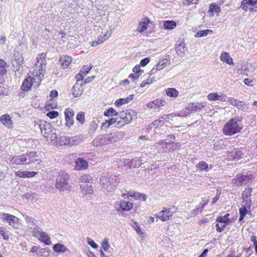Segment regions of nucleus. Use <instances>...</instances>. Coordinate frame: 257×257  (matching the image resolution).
I'll list each match as a JSON object with an SVG mask.
<instances>
[{
    "label": "nucleus",
    "instance_id": "6",
    "mask_svg": "<svg viewBox=\"0 0 257 257\" xmlns=\"http://www.w3.org/2000/svg\"><path fill=\"white\" fill-rule=\"evenodd\" d=\"M80 181L82 183L80 184V188L83 191L85 194H91L93 192L91 185L90 184L89 181L91 180L90 176L88 175H83L81 176Z\"/></svg>",
    "mask_w": 257,
    "mask_h": 257
},
{
    "label": "nucleus",
    "instance_id": "20",
    "mask_svg": "<svg viewBox=\"0 0 257 257\" xmlns=\"http://www.w3.org/2000/svg\"><path fill=\"white\" fill-rule=\"evenodd\" d=\"M75 163V169L77 170L86 169L88 166V162L82 158H79L77 159Z\"/></svg>",
    "mask_w": 257,
    "mask_h": 257
},
{
    "label": "nucleus",
    "instance_id": "40",
    "mask_svg": "<svg viewBox=\"0 0 257 257\" xmlns=\"http://www.w3.org/2000/svg\"><path fill=\"white\" fill-rule=\"evenodd\" d=\"M208 99L210 101H216L218 100H222L221 96L218 95L217 93H211L207 96Z\"/></svg>",
    "mask_w": 257,
    "mask_h": 257
},
{
    "label": "nucleus",
    "instance_id": "9",
    "mask_svg": "<svg viewBox=\"0 0 257 257\" xmlns=\"http://www.w3.org/2000/svg\"><path fill=\"white\" fill-rule=\"evenodd\" d=\"M33 235L36 237H40L39 239L46 245H50L52 242L47 233L42 231L41 228H37L35 231H33Z\"/></svg>",
    "mask_w": 257,
    "mask_h": 257
},
{
    "label": "nucleus",
    "instance_id": "49",
    "mask_svg": "<svg viewBox=\"0 0 257 257\" xmlns=\"http://www.w3.org/2000/svg\"><path fill=\"white\" fill-rule=\"evenodd\" d=\"M177 208L175 206H173L172 207H170L168 209L164 208V209L162 211V213L171 214V215H172V214L174 213L177 211Z\"/></svg>",
    "mask_w": 257,
    "mask_h": 257
},
{
    "label": "nucleus",
    "instance_id": "10",
    "mask_svg": "<svg viewBox=\"0 0 257 257\" xmlns=\"http://www.w3.org/2000/svg\"><path fill=\"white\" fill-rule=\"evenodd\" d=\"M38 127L45 137H47L49 134L55 131L54 128L52 127L51 124L43 120H39Z\"/></svg>",
    "mask_w": 257,
    "mask_h": 257
},
{
    "label": "nucleus",
    "instance_id": "55",
    "mask_svg": "<svg viewBox=\"0 0 257 257\" xmlns=\"http://www.w3.org/2000/svg\"><path fill=\"white\" fill-rule=\"evenodd\" d=\"M252 192V188H248L245 189L242 192V196L244 197L248 198L251 196V193Z\"/></svg>",
    "mask_w": 257,
    "mask_h": 257
},
{
    "label": "nucleus",
    "instance_id": "50",
    "mask_svg": "<svg viewBox=\"0 0 257 257\" xmlns=\"http://www.w3.org/2000/svg\"><path fill=\"white\" fill-rule=\"evenodd\" d=\"M128 103L127 98H120L117 99L115 102V105L120 106L123 104H125Z\"/></svg>",
    "mask_w": 257,
    "mask_h": 257
},
{
    "label": "nucleus",
    "instance_id": "56",
    "mask_svg": "<svg viewBox=\"0 0 257 257\" xmlns=\"http://www.w3.org/2000/svg\"><path fill=\"white\" fill-rule=\"evenodd\" d=\"M58 114L59 113L58 111H51L47 113V116L49 117L50 118L53 119L58 116Z\"/></svg>",
    "mask_w": 257,
    "mask_h": 257
},
{
    "label": "nucleus",
    "instance_id": "51",
    "mask_svg": "<svg viewBox=\"0 0 257 257\" xmlns=\"http://www.w3.org/2000/svg\"><path fill=\"white\" fill-rule=\"evenodd\" d=\"M154 102L155 103V105L157 106V108L164 106L166 103V101L164 99H160L158 98L154 100Z\"/></svg>",
    "mask_w": 257,
    "mask_h": 257
},
{
    "label": "nucleus",
    "instance_id": "13",
    "mask_svg": "<svg viewBox=\"0 0 257 257\" xmlns=\"http://www.w3.org/2000/svg\"><path fill=\"white\" fill-rule=\"evenodd\" d=\"M120 115L122 119L127 124L130 123L133 119L137 118V112L134 110L130 109L125 112H123Z\"/></svg>",
    "mask_w": 257,
    "mask_h": 257
},
{
    "label": "nucleus",
    "instance_id": "64",
    "mask_svg": "<svg viewBox=\"0 0 257 257\" xmlns=\"http://www.w3.org/2000/svg\"><path fill=\"white\" fill-rule=\"evenodd\" d=\"M150 62V59L148 57H146L144 59H143L140 62V65L144 67L149 62Z\"/></svg>",
    "mask_w": 257,
    "mask_h": 257
},
{
    "label": "nucleus",
    "instance_id": "1",
    "mask_svg": "<svg viewBox=\"0 0 257 257\" xmlns=\"http://www.w3.org/2000/svg\"><path fill=\"white\" fill-rule=\"evenodd\" d=\"M37 157L36 152H31L26 154L15 156L10 161L13 164L17 165H40V160L36 159Z\"/></svg>",
    "mask_w": 257,
    "mask_h": 257
},
{
    "label": "nucleus",
    "instance_id": "46",
    "mask_svg": "<svg viewBox=\"0 0 257 257\" xmlns=\"http://www.w3.org/2000/svg\"><path fill=\"white\" fill-rule=\"evenodd\" d=\"M68 137L66 136H60L59 139L58 143L60 146L66 145H68Z\"/></svg>",
    "mask_w": 257,
    "mask_h": 257
},
{
    "label": "nucleus",
    "instance_id": "52",
    "mask_svg": "<svg viewBox=\"0 0 257 257\" xmlns=\"http://www.w3.org/2000/svg\"><path fill=\"white\" fill-rule=\"evenodd\" d=\"M206 204H207V201L205 202L202 205L200 204L199 205H198V207L192 211L191 215L195 216L196 214H197L198 213L199 209L203 208Z\"/></svg>",
    "mask_w": 257,
    "mask_h": 257
},
{
    "label": "nucleus",
    "instance_id": "28",
    "mask_svg": "<svg viewBox=\"0 0 257 257\" xmlns=\"http://www.w3.org/2000/svg\"><path fill=\"white\" fill-rule=\"evenodd\" d=\"M220 59L222 61L225 62L229 65H233V62L232 59L230 57L229 55L226 53H222L220 56Z\"/></svg>",
    "mask_w": 257,
    "mask_h": 257
},
{
    "label": "nucleus",
    "instance_id": "19",
    "mask_svg": "<svg viewBox=\"0 0 257 257\" xmlns=\"http://www.w3.org/2000/svg\"><path fill=\"white\" fill-rule=\"evenodd\" d=\"M33 79L34 78L31 76H29L25 79L22 84L21 89L25 91H29L32 86Z\"/></svg>",
    "mask_w": 257,
    "mask_h": 257
},
{
    "label": "nucleus",
    "instance_id": "36",
    "mask_svg": "<svg viewBox=\"0 0 257 257\" xmlns=\"http://www.w3.org/2000/svg\"><path fill=\"white\" fill-rule=\"evenodd\" d=\"M157 144L159 145H162L163 148H164V145L166 146L163 151L165 152H169V149L171 148L172 141L167 142L166 140H161Z\"/></svg>",
    "mask_w": 257,
    "mask_h": 257
},
{
    "label": "nucleus",
    "instance_id": "39",
    "mask_svg": "<svg viewBox=\"0 0 257 257\" xmlns=\"http://www.w3.org/2000/svg\"><path fill=\"white\" fill-rule=\"evenodd\" d=\"M243 155V154L241 151L237 150L235 151L234 152H231V156L233 158L234 160H238L242 158Z\"/></svg>",
    "mask_w": 257,
    "mask_h": 257
},
{
    "label": "nucleus",
    "instance_id": "14",
    "mask_svg": "<svg viewBox=\"0 0 257 257\" xmlns=\"http://www.w3.org/2000/svg\"><path fill=\"white\" fill-rule=\"evenodd\" d=\"M175 50L178 55L181 57L185 55V52L187 51V47L185 43L184 40L178 41L175 46Z\"/></svg>",
    "mask_w": 257,
    "mask_h": 257
},
{
    "label": "nucleus",
    "instance_id": "8",
    "mask_svg": "<svg viewBox=\"0 0 257 257\" xmlns=\"http://www.w3.org/2000/svg\"><path fill=\"white\" fill-rule=\"evenodd\" d=\"M121 133V132H116L105 134L100 139V142L104 144L117 142L120 139V136H121V135H120Z\"/></svg>",
    "mask_w": 257,
    "mask_h": 257
},
{
    "label": "nucleus",
    "instance_id": "33",
    "mask_svg": "<svg viewBox=\"0 0 257 257\" xmlns=\"http://www.w3.org/2000/svg\"><path fill=\"white\" fill-rule=\"evenodd\" d=\"M163 27L166 30H172L176 27V23L174 21H164Z\"/></svg>",
    "mask_w": 257,
    "mask_h": 257
},
{
    "label": "nucleus",
    "instance_id": "15",
    "mask_svg": "<svg viewBox=\"0 0 257 257\" xmlns=\"http://www.w3.org/2000/svg\"><path fill=\"white\" fill-rule=\"evenodd\" d=\"M123 163L124 166L127 167V168H138L142 164L141 161L137 158L132 160L124 159Z\"/></svg>",
    "mask_w": 257,
    "mask_h": 257
},
{
    "label": "nucleus",
    "instance_id": "24",
    "mask_svg": "<svg viewBox=\"0 0 257 257\" xmlns=\"http://www.w3.org/2000/svg\"><path fill=\"white\" fill-rule=\"evenodd\" d=\"M228 101L231 104L235 106L238 109L242 110L244 108V105L245 104L242 101L235 99L232 97L229 98Z\"/></svg>",
    "mask_w": 257,
    "mask_h": 257
},
{
    "label": "nucleus",
    "instance_id": "35",
    "mask_svg": "<svg viewBox=\"0 0 257 257\" xmlns=\"http://www.w3.org/2000/svg\"><path fill=\"white\" fill-rule=\"evenodd\" d=\"M239 215H240L239 221L243 223L244 222V221L243 220H244V216L246 215V214L247 213V210L246 207L244 205H243L242 206V207L239 208Z\"/></svg>",
    "mask_w": 257,
    "mask_h": 257
},
{
    "label": "nucleus",
    "instance_id": "37",
    "mask_svg": "<svg viewBox=\"0 0 257 257\" xmlns=\"http://www.w3.org/2000/svg\"><path fill=\"white\" fill-rule=\"evenodd\" d=\"M17 57V58H15L14 59V60H15L13 62V66L14 68H17V66H23V58L19 54H18Z\"/></svg>",
    "mask_w": 257,
    "mask_h": 257
},
{
    "label": "nucleus",
    "instance_id": "59",
    "mask_svg": "<svg viewBox=\"0 0 257 257\" xmlns=\"http://www.w3.org/2000/svg\"><path fill=\"white\" fill-rule=\"evenodd\" d=\"M180 147V144L179 143H175L173 141H172L171 148L169 149V152L174 151L178 149V148Z\"/></svg>",
    "mask_w": 257,
    "mask_h": 257
},
{
    "label": "nucleus",
    "instance_id": "7",
    "mask_svg": "<svg viewBox=\"0 0 257 257\" xmlns=\"http://www.w3.org/2000/svg\"><path fill=\"white\" fill-rule=\"evenodd\" d=\"M0 218L3 221H5L15 228H18L20 225V219L16 216L8 213H1Z\"/></svg>",
    "mask_w": 257,
    "mask_h": 257
},
{
    "label": "nucleus",
    "instance_id": "53",
    "mask_svg": "<svg viewBox=\"0 0 257 257\" xmlns=\"http://www.w3.org/2000/svg\"><path fill=\"white\" fill-rule=\"evenodd\" d=\"M15 69V75L17 77H20L23 73L24 69L23 66H17V68H14Z\"/></svg>",
    "mask_w": 257,
    "mask_h": 257
},
{
    "label": "nucleus",
    "instance_id": "27",
    "mask_svg": "<svg viewBox=\"0 0 257 257\" xmlns=\"http://www.w3.org/2000/svg\"><path fill=\"white\" fill-rule=\"evenodd\" d=\"M37 174L36 172H31V171H18L16 173V175L17 176H19L21 178L22 177H33L35 176V175Z\"/></svg>",
    "mask_w": 257,
    "mask_h": 257
},
{
    "label": "nucleus",
    "instance_id": "11",
    "mask_svg": "<svg viewBox=\"0 0 257 257\" xmlns=\"http://www.w3.org/2000/svg\"><path fill=\"white\" fill-rule=\"evenodd\" d=\"M241 7L244 11L249 9L251 12H257V0H243Z\"/></svg>",
    "mask_w": 257,
    "mask_h": 257
},
{
    "label": "nucleus",
    "instance_id": "43",
    "mask_svg": "<svg viewBox=\"0 0 257 257\" xmlns=\"http://www.w3.org/2000/svg\"><path fill=\"white\" fill-rule=\"evenodd\" d=\"M6 62L0 59V76L6 73Z\"/></svg>",
    "mask_w": 257,
    "mask_h": 257
},
{
    "label": "nucleus",
    "instance_id": "22",
    "mask_svg": "<svg viewBox=\"0 0 257 257\" xmlns=\"http://www.w3.org/2000/svg\"><path fill=\"white\" fill-rule=\"evenodd\" d=\"M83 91L82 84L76 83L72 88L73 95L75 97H78L81 95Z\"/></svg>",
    "mask_w": 257,
    "mask_h": 257
},
{
    "label": "nucleus",
    "instance_id": "62",
    "mask_svg": "<svg viewBox=\"0 0 257 257\" xmlns=\"http://www.w3.org/2000/svg\"><path fill=\"white\" fill-rule=\"evenodd\" d=\"M87 243L93 248H97L98 247V245L90 238H88Z\"/></svg>",
    "mask_w": 257,
    "mask_h": 257
},
{
    "label": "nucleus",
    "instance_id": "4",
    "mask_svg": "<svg viewBox=\"0 0 257 257\" xmlns=\"http://www.w3.org/2000/svg\"><path fill=\"white\" fill-rule=\"evenodd\" d=\"M113 181L111 177L106 175L102 176L100 178L102 190L107 195H109L115 189V184Z\"/></svg>",
    "mask_w": 257,
    "mask_h": 257
},
{
    "label": "nucleus",
    "instance_id": "58",
    "mask_svg": "<svg viewBox=\"0 0 257 257\" xmlns=\"http://www.w3.org/2000/svg\"><path fill=\"white\" fill-rule=\"evenodd\" d=\"M101 246L102 248L104 251H107L109 249L110 245L108 244V240L107 239H105L103 240V241L102 243Z\"/></svg>",
    "mask_w": 257,
    "mask_h": 257
},
{
    "label": "nucleus",
    "instance_id": "54",
    "mask_svg": "<svg viewBox=\"0 0 257 257\" xmlns=\"http://www.w3.org/2000/svg\"><path fill=\"white\" fill-rule=\"evenodd\" d=\"M116 121V118H111L109 120H106L104 122L102 123V126H104L105 124H107V127H108L110 125L114 124Z\"/></svg>",
    "mask_w": 257,
    "mask_h": 257
},
{
    "label": "nucleus",
    "instance_id": "61",
    "mask_svg": "<svg viewBox=\"0 0 257 257\" xmlns=\"http://www.w3.org/2000/svg\"><path fill=\"white\" fill-rule=\"evenodd\" d=\"M147 26L140 22L139 27L138 28V30L140 33H142V32H144L145 31H146L147 30Z\"/></svg>",
    "mask_w": 257,
    "mask_h": 257
},
{
    "label": "nucleus",
    "instance_id": "41",
    "mask_svg": "<svg viewBox=\"0 0 257 257\" xmlns=\"http://www.w3.org/2000/svg\"><path fill=\"white\" fill-rule=\"evenodd\" d=\"M37 254L40 257H46L49 254V249L47 248H41L38 251Z\"/></svg>",
    "mask_w": 257,
    "mask_h": 257
},
{
    "label": "nucleus",
    "instance_id": "57",
    "mask_svg": "<svg viewBox=\"0 0 257 257\" xmlns=\"http://www.w3.org/2000/svg\"><path fill=\"white\" fill-rule=\"evenodd\" d=\"M5 84L0 82V95H5L7 93V88L5 87Z\"/></svg>",
    "mask_w": 257,
    "mask_h": 257
},
{
    "label": "nucleus",
    "instance_id": "45",
    "mask_svg": "<svg viewBox=\"0 0 257 257\" xmlns=\"http://www.w3.org/2000/svg\"><path fill=\"white\" fill-rule=\"evenodd\" d=\"M212 33V31L209 29L201 31L196 33L195 37H203L206 36L209 33Z\"/></svg>",
    "mask_w": 257,
    "mask_h": 257
},
{
    "label": "nucleus",
    "instance_id": "34",
    "mask_svg": "<svg viewBox=\"0 0 257 257\" xmlns=\"http://www.w3.org/2000/svg\"><path fill=\"white\" fill-rule=\"evenodd\" d=\"M130 196L135 198L137 200H142L143 201H145L147 199V195L143 193H140L139 192H133L131 194H130Z\"/></svg>",
    "mask_w": 257,
    "mask_h": 257
},
{
    "label": "nucleus",
    "instance_id": "23",
    "mask_svg": "<svg viewBox=\"0 0 257 257\" xmlns=\"http://www.w3.org/2000/svg\"><path fill=\"white\" fill-rule=\"evenodd\" d=\"M63 68H67L72 61V58L68 56H62L60 57L59 60Z\"/></svg>",
    "mask_w": 257,
    "mask_h": 257
},
{
    "label": "nucleus",
    "instance_id": "38",
    "mask_svg": "<svg viewBox=\"0 0 257 257\" xmlns=\"http://www.w3.org/2000/svg\"><path fill=\"white\" fill-rule=\"evenodd\" d=\"M118 114L117 112L113 108L110 107L106 109L104 112V115L105 116H113Z\"/></svg>",
    "mask_w": 257,
    "mask_h": 257
},
{
    "label": "nucleus",
    "instance_id": "31",
    "mask_svg": "<svg viewBox=\"0 0 257 257\" xmlns=\"http://www.w3.org/2000/svg\"><path fill=\"white\" fill-rule=\"evenodd\" d=\"M53 249L56 252H65L67 250V247L60 243H57L54 245Z\"/></svg>",
    "mask_w": 257,
    "mask_h": 257
},
{
    "label": "nucleus",
    "instance_id": "16",
    "mask_svg": "<svg viewBox=\"0 0 257 257\" xmlns=\"http://www.w3.org/2000/svg\"><path fill=\"white\" fill-rule=\"evenodd\" d=\"M206 103L205 102H192L189 103L186 107V108L190 111H196L198 110H201L203 108L205 107Z\"/></svg>",
    "mask_w": 257,
    "mask_h": 257
},
{
    "label": "nucleus",
    "instance_id": "25",
    "mask_svg": "<svg viewBox=\"0 0 257 257\" xmlns=\"http://www.w3.org/2000/svg\"><path fill=\"white\" fill-rule=\"evenodd\" d=\"M116 203L119 205L123 211H129L133 207V204L128 201H120L119 204L117 202Z\"/></svg>",
    "mask_w": 257,
    "mask_h": 257
},
{
    "label": "nucleus",
    "instance_id": "3",
    "mask_svg": "<svg viewBox=\"0 0 257 257\" xmlns=\"http://www.w3.org/2000/svg\"><path fill=\"white\" fill-rule=\"evenodd\" d=\"M69 177V175L66 172L63 171H60L56 180V188L59 191L68 190L70 188L68 183Z\"/></svg>",
    "mask_w": 257,
    "mask_h": 257
},
{
    "label": "nucleus",
    "instance_id": "42",
    "mask_svg": "<svg viewBox=\"0 0 257 257\" xmlns=\"http://www.w3.org/2000/svg\"><path fill=\"white\" fill-rule=\"evenodd\" d=\"M159 218L163 221H168L172 217L171 214H167L166 213H162V211L160 212Z\"/></svg>",
    "mask_w": 257,
    "mask_h": 257
},
{
    "label": "nucleus",
    "instance_id": "47",
    "mask_svg": "<svg viewBox=\"0 0 257 257\" xmlns=\"http://www.w3.org/2000/svg\"><path fill=\"white\" fill-rule=\"evenodd\" d=\"M197 167L201 170H204L207 171L208 168V165L205 161H200L197 165Z\"/></svg>",
    "mask_w": 257,
    "mask_h": 257
},
{
    "label": "nucleus",
    "instance_id": "17",
    "mask_svg": "<svg viewBox=\"0 0 257 257\" xmlns=\"http://www.w3.org/2000/svg\"><path fill=\"white\" fill-rule=\"evenodd\" d=\"M250 178L247 175H237L233 180V183L237 186H240L244 182H248Z\"/></svg>",
    "mask_w": 257,
    "mask_h": 257
},
{
    "label": "nucleus",
    "instance_id": "32",
    "mask_svg": "<svg viewBox=\"0 0 257 257\" xmlns=\"http://www.w3.org/2000/svg\"><path fill=\"white\" fill-rule=\"evenodd\" d=\"M166 94L171 97H176L179 95V92L175 88H169L166 90Z\"/></svg>",
    "mask_w": 257,
    "mask_h": 257
},
{
    "label": "nucleus",
    "instance_id": "48",
    "mask_svg": "<svg viewBox=\"0 0 257 257\" xmlns=\"http://www.w3.org/2000/svg\"><path fill=\"white\" fill-rule=\"evenodd\" d=\"M76 120L83 124L85 121V114L83 112H79L76 116Z\"/></svg>",
    "mask_w": 257,
    "mask_h": 257
},
{
    "label": "nucleus",
    "instance_id": "18",
    "mask_svg": "<svg viewBox=\"0 0 257 257\" xmlns=\"http://www.w3.org/2000/svg\"><path fill=\"white\" fill-rule=\"evenodd\" d=\"M170 56L169 55L166 56V58L160 61L158 64L156 65V68H153L151 70V74L153 73L155 71L160 70L163 67H165L169 62Z\"/></svg>",
    "mask_w": 257,
    "mask_h": 257
},
{
    "label": "nucleus",
    "instance_id": "63",
    "mask_svg": "<svg viewBox=\"0 0 257 257\" xmlns=\"http://www.w3.org/2000/svg\"><path fill=\"white\" fill-rule=\"evenodd\" d=\"M215 227H216V230L218 232H221L224 230V228H225L226 224H223L220 227V225H219L218 223H217L216 224Z\"/></svg>",
    "mask_w": 257,
    "mask_h": 257
},
{
    "label": "nucleus",
    "instance_id": "21",
    "mask_svg": "<svg viewBox=\"0 0 257 257\" xmlns=\"http://www.w3.org/2000/svg\"><path fill=\"white\" fill-rule=\"evenodd\" d=\"M0 121L6 127L10 128L12 127V121L9 114H4L0 117Z\"/></svg>",
    "mask_w": 257,
    "mask_h": 257
},
{
    "label": "nucleus",
    "instance_id": "29",
    "mask_svg": "<svg viewBox=\"0 0 257 257\" xmlns=\"http://www.w3.org/2000/svg\"><path fill=\"white\" fill-rule=\"evenodd\" d=\"M229 215L230 214L229 213H227L223 216H219L217 217L216 221L218 223H224L226 224H228L231 222L230 219L229 218Z\"/></svg>",
    "mask_w": 257,
    "mask_h": 257
},
{
    "label": "nucleus",
    "instance_id": "26",
    "mask_svg": "<svg viewBox=\"0 0 257 257\" xmlns=\"http://www.w3.org/2000/svg\"><path fill=\"white\" fill-rule=\"evenodd\" d=\"M68 146H72L74 145H77L79 144L81 142V139L79 136H75L74 137H68Z\"/></svg>",
    "mask_w": 257,
    "mask_h": 257
},
{
    "label": "nucleus",
    "instance_id": "5",
    "mask_svg": "<svg viewBox=\"0 0 257 257\" xmlns=\"http://www.w3.org/2000/svg\"><path fill=\"white\" fill-rule=\"evenodd\" d=\"M46 55L42 53L39 54V57L37 58L38 61L36 64V66L39 68L38 70H36V76L38 77V81H41V78L44 76V73L46 69V64L44 63L45 62Z\"/></svg>",
    "mask_w": 257,
    "mask_h": 257
},
{
    "label": "nucleus",
    "instance_id": "60",
    "mask_svg": "<svg viewBox=\"0 0 257 257\" xmlns=\"http://www.w3.org/2000/svg\"><path fill=\"white\" fill-rule=\"evenodd\" d=\"M120 119L119 120L118 117L116 118L115 126L117 127H121L124 125V124H126L125 122H124V120L122 119V118H121V116H120Z\"/></svg>",
    "mask_w": 257,
    "mask_h": 257
},
{
    "label": "nucleus",
    "instance_id": "2",
    "mask_svg": "<svg viewBox=\"0 0 257 257\" xmlns=\"http://www.w3.org/2000/svg\"><path fill=\"white\" fill-rule=\"evenodd\" d=\"M241 119L236 117L230 119L224 126L222 131L226 136H232L239 132L242 128Z\"/></svg>",
    "mask_w": 257,
    "mask_h": 257
},
{
    "label": "nucleus",
    "instance_id": "30",
    "mask_svg": "<svg viewBox=\"0 0 257 257\" xmlns=\"http://www.w3.org/2000/svg\"><path fill=\"white\" fill-rule=\"evenodd\" d=\"M27 221L30 224V228L33 229V231H35L37 228H40L38 225V221L33 218L27 217L26 219Z\"/></svg>",
    "mask_w": 257,
    "mask_h": 257
},
{
    "label": "nucleus",
    "instance_id": "44",
    "mask_svg": "<svg viewBox=\"0 0 257 257\" xmlns=\"http://www.w3.org/2000/svg\"><path fill=\"white\" fill-rule=\"evenodd\" d=\"M220 7L215 4H211L209 7V12L211 13H218L220 12Z\"/></svg>",
    "mask_w": 257,
    "mask_h": 257
},
{
    "label": "nucleus",
    "instance_id": "12",
    "mask_svg": "<svg viewBox=\"0 0 257 257\" xmlns=\"http://www.w3.org/2000/svg\"><path fill=\"white\" fill-rule=\"evenodd\" d=\"M65 126L70 128L74 123V112L72 109L67 108L64 111Z\"/></svg>",
    "mask_w": 257,
    "mask_h": 257
}]
</instances>
